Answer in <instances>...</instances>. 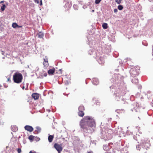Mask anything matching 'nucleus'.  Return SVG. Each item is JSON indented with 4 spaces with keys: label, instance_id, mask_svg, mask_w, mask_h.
Returning <instances> with one entry per match:
<instances>
[{
    "label": "nucleus",
    "instance_id": "1",
    "mask_svg": "<svg viewBox=\"0 0 153 153\" xmlns=\"http://www.w3.org/2000/svg\"><path fill=\"white\" fill-rule=\"evenodd\" d=\"M79 125L84 131L88 133H91L94 131L93 128L95 127L96 126L94 119L89 116H85L82 119Z\"/></svg>",
    "mask_w": 153,
    "mask_h": 153
},
{
    "label": "nucleus",
    "instance_id": "2",
    "mask_svg": "<svg viewBox=\"0 0 153 153\" xmlns=\"http://www.w3.org/2000/svg\"><path fill=\"white\" fill-rule=\"evenodd\" d=\"M23 79L22 74L19 72L15 73L13 76V80L14 82L19 84L21 83Z\"/></svg>",
    "mask_w": 153,
    "mask_h": 153
},
{
    "label": "nucleus",
    "instance_id": "3",
    "mask_svg": "<svg viewBox=\"0 0 153 153\" xmlns=\"http://www.w3.org/2000/svg\"><path fill=\"white\" fill-rule=\"evenodd\" d=\"M140 70L139 66L132 67L130 70V74L133 77H135L139 74Z\"/></svg>",
    "mask_w": 153,
    "mask_h": 153
},
{
    "label": "nucleus",
    "instance_id": "4",
    "mask_svg": "<svg viewBox=\"0 0 153 153\" xmlns=\"http://www.w3.org/2000/svg\"><path fill=\"white\" fill-rule=\"evenodd\" d=\"M145 140H143L142 141V143L144 145V147H143L140 150L142 153H146L147 150V149L148 148L149 146V141L148 140H146V142L145 143Z\"/></svg>",
    "mask_w": 153,
    "mask_h": 153
},
{
    "label": "nucleus",
    "instance_id": "5",
    "mask_svg": "<svg viewBox=\"0 0 153 153\" xmlns=\"http://www.w3.org/2000/svg\"><path fill=\"white\" fill-rule=\"evenodd\" d=\"M125 89L122 88H118L116 93V97H120L126 94Z\"/></svg>",
    "mask_w": 153,
    "mask_h": 153
},
{
    "label": "nucleus",
    "instance_id": "6",
    "mask_svg": "<svg viewBox=\"0 0 153 153\" xmlns=\"http://www.w3.org/2000/svg\"><path fill=\"white\" fill-rule=\"evenodd\" d=\"M54 147L58 151L59 153H60L62 150V146L56 143L54 145Z\"/></svg>",
    "mask_w": 153,
    "mask_h": 153
},
{
    "label": "nucleus",
    "instance_id": "7",
    "mask_svg": "<svg viewBox=\"0 0 153 153\" xmlns=\"http://www.w3.org/2000/svg\"><path fill=\"white\" fill-rule=\"evenodd\" d=\"M25 129L30 132H32L33 130V128L30 126L26 125L25 126Z\"/></svg>",
    "mask_w": 153,
    "mask_h": 153
},
{
    "label": "nucleus",
    "instance_id": "8",
    "mask_svg": "<svg viewBox=\"0 0 153 153\" xmlns=\"http://www.w3.org/2000/svg\"><path fill=\"white\" fill-rule=\"evenodd\" d=\"M44 61L43 63V64L44 66V67L45 68L47 67L48 65L49 64L48 61V58L47 57L45 56V58L44 59Z\"/></svg>",
    "mask_w": 153,
    "mask_h": 153
},
{
    "label": "nucleus",
    "instance_id": "9",
    "mask_svg": "<svg viewBox=\"0 0 153 153\" xmlns=\"http://www.w3.org/2000/svg\"><path fill=\"white\" fill-rule=\"evenodd\" d=\"M31 96L35 100H36L39 99V94L37 93H33L32 94Z\"/></svg>",
    "mask_w": 153,
    "mask_h": 153
},
{
    "label": "nucleus",
    "instance_id": "10",
    "mask_svg": "<svg viewBox=\"0 0 153 153\" xmlns=\"http://www.w3.org/2000/svg\"><path fill=\"white\" fill-rule=\"evenodd\" d=\"M55 71V70L54 68L52 69H50L48 71V73L50 75H52L53 74Z\"/></svg>",
    "mask_w": 153,
    "mask_h": 153
},
{
    "label": "nucleus",
    "instance_id": "11",
    "mask_svg": "<svg viewBox=\"0 0 153 153\" xmlns=\"http://www.w3.org/2000/svg\"><path fill=\"white\" fill-rule=\"evenodd\" d=\"M92 82L93 84L95 85H97L99 83L98 80L96 78H94L93 79Z\"/></svg>",
    "mask_w": 153,
    "mask_h": 153
},
{
    "label": "nucleus",
    "instance_id": "12",
    "mask_svg": "<svg viewBox=\"0 0 153 153\" xmlns=\"http://www.w3.org/2000/svg\"><path fill=\"white\" fill-rule=\"evenodd\" d=\"M38 37L39 38H42L44 36V33L42 32H40L38 34Z\"/></svg>",
    "mask_w": 153,
    "mask_h": 153
},
{
    "label": "nucleus",
    "instance_id": "13",
    "mask_svg": "<svg viewBox=\"0 0 153 153\" xmlns=\"http://www.w3.org/2000/svg\"><path fill=\"white\" fill-rule=\"evenodd\" d=\"M54 138L53 135H50L48 137V140L49 142H51L53 140Z\"/></svg>",
    "mask_w": 153,
    "mask_h": 153
},
{
    "label": "nucleus",
    "instance_id": "14",
    "mask_svg": "<svg viewBox=\"0 0 153 153\" xmlns=\"http://www.w3.org/2000/svg\"><path fill=\"white\" fill-rule=\"evenodd\" d=\"M78 110L79 111H83L85 110V108L84 106L82 105L80 106L78 108Z\"/></svg>",
    "mask_w": 153,
    "mask_h": 153
},
{
    "label": "nucleus",
    "instance_id": "15",
    "mask_svg": "<svg viewBox=\"0 0 153 153\" xmlns=\"http://www.w3.org/2000/svg\"><path fill=\"white\" fill-rule=\"evenodd\" d=\"M78 115L80 117H83L84 115V113L83 111H79L78 112Z\"/></svg>",
    "mask_w": 153,
    "mask_h": 153
},
{
    "label": "nucleus",
    "instance_id": "16",
    "mask_svg": "<svg viewBox=\"0 0 153 153\" xmlns=\"http://www.w3.org/2000/svg\"><path fill=\"white\" fill-rule=\"evenodd\" d=\"M34 1L37 4H39V5L40 6H42V0H34Z\"/></svg>",
    "mask_w": 153,
    "mask_h": 153
},
{
    "label": "nucleus",
    "instance_id": "17",
    "mask_svg": "<svg viewBox=\"0 0 153 153\" xmlns=\"http://www.w3.org/2000/svg\"><path fill=\"white\" fill-rule=\"evenodd\" d=\"M102 27L104 29H106L108 28V24L106 23H104L102 25Z\"/></svg>",
    "mask_w": 153,
    "mask_h": 153
},
{
    "label": "nucleus",
    "instance_id": "18",
    "mask_svg": "<svg viewBox=\"0 0 153 153\" xmlns=\"http://www.w3.org/2000/svg\"><path fill=\"white\" fill-rule=\"evenodd\" d=\"M18 26V25L16 23H13L12 25V26L14 28H16Z\"/></svg>",
    "mask_w": 153,
    "mask_h": 153
},
{
    "label": "nucleus",
    "instance_id": "19",
    "mask_svg": "<svg viewBox=\"0 0 153 153\" xmlns=\"http://www.w3.org/2000/svg\"><path fill=\"white\" fill-rule=\"evenodd\" d=\"M5 7H6L5 5L4 4H3L2 5V6L1 7V10L2 11H4V10L5 8Z\"/></svg>",
    "mask_w": 153,
    "mask_h": 153
},
{
    "label": "nucleus",
    "instance_id": "20",
    "mask_svg": "<svg viewBox=\"0 0 153 153\" xmlns=\"http://www.w3.org/2000/svg\"><path fill=\"white\" fill-rule=\"evenodd\" d=\"M34 136L33 135H30L29 136L28 138L30 140H33L34 139Z\"/></svg>",
    "mask_w": 153,
    "mask_h": 153
},
{
    "label": "nucleus",
    "instance_id": "21",
    "mask_svg": "<svg viewBox=\"0 0 153 153\" xmlns=\"http://www.w3.org/2000/svg\"><path fill=\"white\" fill-rule=\"evenodd\" d=\"M118 9L119 10H122L123 9V7L122 5H119L118 6Z\"/></svg>",
    "mask_w": 153,
    "mask_h": 153
},
{
    "label": "nucleus",
    "instance_id": "22",
    "mask_svg": "<svg viewBox=\"0 0 153 153\" xmlns=\"http://www.w3.org/2000/svg\"><path fill=\"white\" fill-rule=\"evenodd\" d=\"M36 131H37L38 132H39L41 131V128L39 127H36Z\"/></svg>",
    "mask_w": 153,
    "mask_h": 153
},
{
    "label": "nucleus",
    "instance_id": "23",
    "mask_svg": "<svg viewBox=\"0 0 153 153\" xmlns=\"http://www.w3.org/2000/svg\"><path fill=\"white\" fill-rule=\"evenodd\" d=\"M101 0H96L95 1V3L96 4H99L101 1Z\"/></svg>",
    "mask_w": 153,
    "mask_h": 153
},
{
    "label": "nucleus",
    "instance_id": "24",
    "mask_svg": "<svg viewBox=\"0 0 153 153\" xmlns=\"http://www.w3.org/2000/svg\"><path fill=\"white\" fill-rule=\"evenodd\" d=\"M121 0H115V1L118 4H120L121 3Z\"/></svg>",
    "mask_w": 153,
    "mask_h": 153
},
{
    "label": "nucleus",
    "instance_id": "25",
    "mask_svg": "<svg viewBox=\"0 0 153 153\" xmlns=\"http://www.w3.org/2000/svg\"><path fill=\"white\" fill-rule=\"evenodd\" d=\"M17 152L18 153H20L21 152V150L20 148H18L17 149Z\"/></svg>",
    "mask_w": 153,
    "mask_h": 153
},
{
    "label": "nucleus",
    "instance_id": "26",
    "mask_svg": "<svg viewBox=\"0 0 153 153\" xmlns=\"http://www.w3.org/2000/svg\"><path fill=\"white\" fill-rule=\"evenodd\" d=\"M114 13H117L118 11L117 9H115L114 10Z\"/></svg>",
    "mask_w": 153,
    "mask_h": 153
},
{
    "label": "nucleus",
    "instance_id": "27",
    "mask_svg": "<svg viewBox=\"0 0 153 153\" xmlns=\"http://www.w3.org/2000/svg\"><path fill=\"white\" fill-rule=\"evenodd\" d=\"M140 146L139 145L137 146V149H138V150H140Z\"/></svg>",
    "mask_w": 153,
    "mask_h": 153
},
{
    "label": "nucleus",
    "instance_id": "28",
    "mask_svg": "<svg viewBox=\"0 0 153 153\" xmlns=\"http://www.w3.org/2000/svg\"><path fill=\"white\" fill-rule=\"evenodd\" d=\"M47 75V73H44L43 75L45 76H46Z\"/></svg>",
    "mask_w": 153,
    "mask_h": 153
},
{
    "label": "nucleus",
    "instance_id": "29",
    "mask_svg": "<svg viewBox=\"0 0 153 153\" xmlns=\"http://www.w3.org/2000/svg\"><path fill=\"white\" fill-rule=\"evenodd\" d=\"M29 153H36V152H33L32 151H31Z\"/></svg>",
    "mask_w": 153,
    "mask_h": 153
},
{
    "label": "nucleus",
    "instance_id": "30",
    "mask_svg": "<svg viewBox=\"0 0 153 153\" xmlns=\"http://www.w3.org/2000/svg\"><path fill=\"white\" fill-rule=\"evenodd\" d=\"M4 1H1L0 2V4H1V3H4Z\"/></svg>",
    "mask_w": 153,
    "mask_h": 153
},
{
    "label": "nucleus",
    "instance_id": "31",
    "mask_svg": "<svg viewBox=\"0 0 153 153\" xmlns=\"http://www.w3.org/2000/svg\"><path fill=\"white\" fill-rule=\"evenodd\" d=\"M7 80L8 81H10V78H8V79H7Z\"/></svg>",
    "mask_w": 153,
    "mask_h": 153
},
{
    "label": "nucleus",
    "instance_id": "32",
    "mask_svg": "<svg viewBox=\"0 0 153 153\" xmlns=\"http://www.w3.org/2000/svg\"><path fill=\"white\" fill-rule=\"evenodd\" d=\"M17 27H22V26H19V25H18V26H17Z\"/></svg>",
    "mask_w": 153,
    "mask_h": 153
},
{
    "label": "nucleus",
    "instance_id": "33",
    "mask_svg": "<svg viewBox=\"0 0 153 153\" xmlns=\"http://www.w3.org/2000/svg\"><path fill=\"white\" fill-rule=\"evenodd\" d=\"M152 55H153V45L152 46Z\"/></svg>",
    "mask_w": 153,
    "mask_h": 153
},
{
    "label": "nucleus",
    "instance_id": "34",
    "mask_svg": "<svg viewBox=\"0 0 153 153\" xmlns=\"http://www.w3.org/2000/svg\"><path fill=\"white\" fill-rule=\"evenodd\" d=\"M24 88H25L23 86V87L22 88L23 89H24Z\"/></svg>",
    "mask_w": 153,
    "mask_h": 153
},
{
    "label": "nucleus",
    "instance_id": "35",
    "mask_svg": "<svg viewBox=\"0 0 153 153\" xmlns=\"http://www.w3.org/2000/svg\"><path fill=\"white\" fill-rule=\"evenodd\" d=\"M87 153H91L90 152H88Z\"/></svg>",
    "mask_w": 153,
    "mask_h": 153
},
{
    "label": "nucleus",
    "instance_id": "36",
    "mask_svg": "<svg viewBox=\"0 0 153 153\" xmlns=\"http://www.w3.org/2000/svg\"><path fill=\"white\" fill-rule=\"evenodd\" d=\"M12 129H13V127H12Z\"/></svg>",
    "mask_w": 153,
    "mask_h": 153
}]
</instances>
